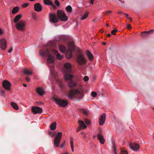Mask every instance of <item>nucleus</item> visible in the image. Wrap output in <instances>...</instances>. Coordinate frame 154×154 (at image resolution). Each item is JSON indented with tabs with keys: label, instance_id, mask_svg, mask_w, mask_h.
Returning <instances> with one entry per match:
<instances>
[{
	"label": "nucleus",
	"instance_id": "f257e3e1",
	"mask_svg": "<svg viewBox=\"0 0 154 154\" xmlns=\"http://www.w3.org/2000/svg\"><path fill=\"white\" fill-rule=\"evenodd\" d=\"M84 96V94L82 89L80 88L75 90H72L69 92L68 97L70 99L72 100L76 97L79 100L82 99Z\"/></svg>",
	"mask_w": 154,
	"mask_h": 154
},
{
	"label": "nucleus",
	"instance_id": "f03ea898",
	"mask_svg": "<svg viewBox=\"0 0 154 154\" xmlns=\"http://www.w3.org/2000/svg\"><path fill=\"white\" fill-rule=\"evenodd\" d=\"M40 54L42 56H48L47 60L48 63L49 64L53 63L54 62L55 58L53 56L50 54V51L48 49H47L45 51H41Z\"/></svg>",
	"mask_w": 154,
	"mask_h": 154
},
{
	"label": "nucleus",
	"instance_id": "7ed1b4c3",
	"mask_svg": "<svg viewBox=\"0 0 154 154\" xmlns=\"http://www.w3.org/2000/svg\"><path fill=\"white\" fill-rule=\"evenodd\" d=\"M68 47L69 48V51L66 52V56L67 59H69L72 56V51L75 50L73 42L72 41L70 42L69 44Z\"/></svg>",
	"mask_w": 154,
	"mask_h": 154
},
{
	"label": "nucleus",
	"instance_id": "20e7f679",
	"mask_svg": "<svg viewBox=\"0 0 154 154\" xmlns=\"http://www.w3.org/2000/svg\"><path fill=\"white\" fill-rule=\"evenodd\" d=\"M15 26L17 30L19 31L23 32L25 29L26 26V23L23 21H20L15 24Z\"/></svg>",
	"mask_w": 154,
	"mask_h": 154
},
{
	"label": "nucleus",
	"instance_id": "39448f33",
	"mask_svg": "<svg viewBox=\"0 0 154 154\" xmlns=\"http://www.w3.org/2000/svg\"><path fill=\"white\" fill-rule=\"evenodd\" d=\"M52 98L55 101L56 103L59 106L65 107L68 104L67 102L64 100L57 98L54 97H53Z\"/></svg>",
	"mask_w": 154,
	"mask_h": 154
},
{
	"label": "nucleus",
	"instance_id": "423d86ee",
	"mask_svg": "<svg viewBox=\"0 0 154 154\" xmlns=\"http://www.w3.org/2000/svg\"><path fill=\"white\" fill-rule=\"evenodd\" d=\"M57 15L59 19L62 21H66L68 20V17L66 16L65 12L62 10H58Z\"/></svg>",
	"mask_w": 154,
	"mask_h": 154
},
{
	"label": "nucleus",
	"instance_id": "0eeeda50",
	"mask_svg": "<svg viewBox=\"0 0 154 154\" xmlns=\"http://www.w3.org/2000/svg\"><path fill=\"white\" fill-rule=\"evenodd\" d=\"M77 60L80 65H82L85 64L86 62V60L82 53H79L77 56Z\"/></svg>",
	"mask_w": 154,
	"mask_h": 154
},
{
	"label": "nucleus",
	"instance_id": "6e6552de",
	"mask_svg": "<svg viewBox=\"0 0 154 154\" xmlns=\"http://www.w3.org/2000/svg\"><path fill=\"white\" fill-rule=\"evenodd\" d=\"M62 136V133L61 132H59L55 136L54 140V143L56 146L57 147L59 146Z\"/></svg>",
	"mask_w": 154,
	"mask_h": 154
},
{
	"label": "nucleus",
	"instance_id": "1a4fd4ad",
	"mask_svg": "<svg viewBox=\"0 0 154 154\" xmlns=\"http://www.w3.org/2000/svg\"><path fill=\"white\" fill-rule=\"evenodd\" d=\"M49 21L51 23H55L58 22V18L54 14L50 13L49 15Z\"/></svg>",
	"mask_w": 154,
	"mask_h": 154
},
{
	"label": "nucleus",
	"instance_id": "9d476101",
	"mask_svg": "<svg viewBox=\"0 0 154 154\" xmlns=\"http://www.w3.org/2000/svg\"><path fill=\"white\" fill-rule=\"evenodd\" d=\"M7 43L6 40L5 38L0 40V48L2 50H5L6 48Z\"/></svg>",
	"mask_w": 154,
	"mask_h": 154
},
{
	"label": "nucleus",
	"instance_id": "9b49d317",
	"mask_svg": "<svg viewBox=\"0 0 154 154\" xmlns=\"http://www.w3.org/2000/svg\"><path fill=\"white\" fill-rule=\"evenodd\" d=\"M31 109L34 114L41 113L42 111V109L41 108L37 106L32 107Z\"/></svg>",
	"mask_w": 154,
	"mask_h": 154
},
{
	"label": "nucleus",
	"instance_id": "f8f14e48",
	"mask_svg": "<svg viewBox=\"0 0 154 154\" xmlns=\"http://www.w3.org/2000/svg\"><path fill=\"white\" fill-rule=\"evenodd\" d=\"M2 85L3 87L6 90H10L11 84L10 82L4 80L2 82Z\"/></svg>",
	"mask_w": 154,
	"mask_h": 154
},
{
	"label": "nucleus",
	"instance_id": "ddd939ff",
	"mask_svg": "<svg viewBox=\"0 0 154 154\" xmlns=\"http://www.w3.org/2000/svg\"><path fill=\"white\" fill-rule=\"evenodd\" d=\"M106 119V115L103 113L99 118V122L100 125H103L105 123Z\"/></svg>",
	"mask_w": 154,
	"mask_h": 154
},
{
	"label": "nucleus",
	"instance_id": "4468645a",
	"mask_svg": "<svg viewBox=\"0 0 154 154\" xmlns=\"http://www.w3.org/2000/svg\"><path fill=\"white\" fill-rule=\"evenodd\" d=\"M129 146L131 149L133 151H137L139 150V145L136 143H133L132 144H130Z\"/></svg>",
	"mask_w": 154,
	"mask_h": 154
},
{
	"label": "nucleus",
	"instance_id": "2eb2a0df",
	"mask_svg": "<svg viewBox=\"0 0 154 154\" xmlns=\"http://www.w3.org/2000/svg\"><path fill=\"white\" fill-rule=\"evenodd\" d=\"M34 9L38 12L41 11L42 9V7L39 3H36L34 5Z\"/></svg>",
	"mask_w": 154,
	"mask_h": 154
},
{
	"label": "nucleus",
	"instance_id": "dca6fc26",
	"mask_svg": "<svg viewBox=\"0 0 154 154\" xmlns=\"http://www.w3.org/2000/svg\"><path fill=\"white\" fill-rule=\"evenodd\" d=\"M43 2L46 5H50L53 7H55V5L51 0H43Z\"/></svg>",
	"mask_w": 154,
	"mask_h": 154
},
{
	"label": "nucleus",
	"instance_id": "f3484780",
	"mask_svg": "<svg viewBox=\"0 0 154 154\" xmlns=\"http://www.w3.org/2000/svg\"><path fill=\"white\" fill-rule=\"evenodd\" d=\"M37 92L39 95H42L45 93V91L42 87H38L37 88Z\"/></svg>",
	"mask_w": 154,
	"mask_h": 154
},
{
	"label": "nucleus",
	"instance_id": "a211bd4d",
	"mask_svg": "<svg viewBox=\"0 0 154 154\" xmlns=\"http://www.w3.org/2000/svg\"><path fill=\"white\" fill-rule=\"evenodd\" d=\"M73 77V75L71 74H65L64 75V79L65 80H71Z\"/></svg>",
	"mask_w": 154,
	"mask_h": 154
},
{
	"label": "nucleus",
	"instance_id": "6ab92c4d",
	"mask_svg": "<svg viewBox=\"0 0 154 154\" xmlns=\"http://www.w3.org/2000/svg\"><path fill=\"white\" fill-rule=\"evenodd\" d=\"M97 137L101 144H103L104 143L105 140L103 138V136L101 134H98L97 135Z\"/></svg>",
	"mask_w": 154,
	"mask_h": 154
},
{
	"label": "nucleus",
	"instance_id": "aec40b11",
	"mask_svg": "<svg viewBox=\"0 0 154 154\" xmlns=\"http://www.w3.org/2000/svg\"><path fill=\"white\" fill-rule=\"evenodd\" d=\"M52 52L53 53L56 55L57 58L59 60L62 59L63 57V55H60L59 54H57V51L56 50H53Z\"/></svg>",
	"mask_w": 154,
	"mask_h": 154
},
{
	"label": "nucleus",
	"instance_id": "412c9836",
	"mask_svg": "<svg viewBox=\"0 0 154 154\" xmlns=\"http://www.w3.org/2000/svg\"><path fill=\"white\" fill-rule=\"evenodd\" d=\"M22 17V15L21 14H19L17 15L15 17L13 20V22L14 23H18L19 22L18 21Z\"/></svg>",
	"mask_w": 154,
	"mask_h": 154
},
{
	"label": "nucleus",
	"instance_id": "4be33fe9",
	"mask_svg": "<svg viewBox=\"0 0 154 154\" xmlns=\"http://www.w3.org/2000/svg\"><path fill=\"white\" fill-rule=\"evenodd\" d=\"M86 54L88 59L91 60H92L94 59V57L92 54L89 51H87L86 52Z\"/></svg>",
	"mask_w": 154,
	"mask_h": 154
},
{
	"label": "nucleus",
	"instance_id": "5701e85b",
	"mask_svg": "<svg viewBox=\"0 0 154 154\" xmlns=\"http://www.w3.org/2000/svg\"><path fill=\"white\" fill-rule=\"evenodd\" d=\"M64 68L65 69H67L69 71H68V72H70L69 70L72 68V66L71 64L69 63H67L64 64Z\"/></svg>",
	"mask_w": 154,
	"mask_h": 154
},
{
	"label": "nucleus",
	"instance_id": "b1692460",
	"mask_svg": "<svg viewBox=\"0 0 154 154\" xmlns=\"http://www.w3.org/2000/svg\"><path fill=\"white\" fill-rule=\"evenodd\" d=\"M79 127L82 129H85L86 128L84 122L82 121L79 120Z\"/></svg>",
	"mask_w": 154,
	"mask_h": 154
},
{
	"label": "nucleus",
	"instance_id": "393cba45",
	"mask_svg": "<svg viewBox=\"0 0 154 154\" xmlns=\"http://www.w3.org/2000/svg\"><path fill=\"white\" fill-rule=\"evenodd\" d=\"M77 85L76 83L75 82H73L72 80L69 81L68 83V86L71 88L76 86Z\"/></svg>",
	"mask_w": 154,
	"mask_h": 154
},
{
	"label": "nucleus",
	"instance_id": "a878e982",
	"mask_svg": "<svg viewBox=\"0 0 154 154\" xmlns=\"http://www.w3.org/2000/svg\"><path fill=\"white\" fill-rule=\"evenodd\" d=\"M11 105L13 108L15 110H18L19 109V106L16 103L12 102L11 103Z\"/></svg>",
	"mask_w": 154,
	"mask_h": 154
},
{
	"label": "nucleus",
	"instance_id": "bb28decb",
	"mask_svg": "<svg viewBox=\"0 0 154 154\" xmlns=\"http://www.w3.org/2000/svg\"><path fill=\"white\" fill-rule=\"evenodd\" d=\"M66 10L67 12L69 14H71L72 11V9L70 5H68L66 8Z\"/></svg>",
	"mask_w": 154,
	"mask_h": 154
},
{
	"label": "nucleus",
	"instance_id": "cd10ccee",
	"mask_svg": "<svg viewBox=\"0 0 154 154\" xmlns=\"http://www.w3.org/2000/svg\"><path fill=\"white\" fill-rule=\"evenodd\" d=\"M57 123L56 122H54L52 123L50 125V128L52 131L55 130L56 128Z\"/></svg>",
	"mask_w": 154,
	"mask_h": 154
},
{
	"label": "nucleus",
	"instance_id": "c85d7f7f",
	"mask_svg": "<svg viewBox=\"0 0 154 154\" xmlns=\"http://www.w3.org/2000/svg\"><path fill=\"white\" fill-rule=\"evenodd\" d=\"M154 32V29H151L150 30L148 31H144L142 32V33H145L146 34H143V37H147L148 36L147 35H148L150 33L152 32L153 33Z\"/></svg>",
	"mask_w": 154,
	"mask_h": 154
},
{
	"label": "nucleus",
	"instance_id": "c756f323",
	"mask_svg": "<svg viewBox=\"0 0 154 154\" xmlns=\"http://www.w3.org/2000/svg\"><path fill=\"white\" fill-rule=\"evenodd\" d=\"M19 10V8L17 6L13 8V10L12 11V13L13 14H15L17 13Z\"/></svg>",
	"mask_w": 154,
	"mask_h": 154
},
{
	"label": "nucleus",
	"instance_id": "7c9ffc66",
	"mask_svg": "<svg viewBox=\"0 0 154 154\" xmlns=\"http://www.w3.org/2000/svg\"><path fill=\"white\" fill-rule=\"evenodd\" d=\"M60 50L63 53L65 52L66 51V47L62 45H60L59 46Z\"/></svg>",
	"mask_w": 154,
	"mask_h": 154
},
{
	"label": "nucleus",
	"instance_id": "2f4dec72",
	"mask_svg": "<svg viewBox=\"0 0 154 154\" xmlns=\"http://www.w3.org/2000/svg\"><path fill=\"white\" fill-rule=\"evenodd\" d=\"M70 146L71 148L72 151L73 152L74 151V144H73V138H71L70 139Z\"/></svg>",
	"mask_w": 154,
	"mask_h": 154
},
{
	"label": "nucleus",
	"instance_id": "473e14b6",
	"mask_svg": "<svg viewBox=\"0 0 154 154\" xmlns=\"http://www.w3.org/2000/svg\"><path fill=\"white\" fill-rule=\"evenodd\" d=\"M23 73L27 75H30L32 74V72L28 69H25L23 71Z\"/></svg>",
	"mask_w": 154,
	"mask_h": 154
},
{
	"label": "nucleus",
	"instance_id": "72a5a7b5",
	"mask_svg": "<svg viewBox=\"0 0 154 154\" xmlns=\"http://www.w3.org/2000/svg\"><path fill=\"white\" fill-rule=\"evenodd\" d=\"M88 16V12H86L81 17L82 20H84L86 19Z\"/></svg>",
	"mask_w": 154,
	"mask_h": 154
},
{
	"label": "nucleus",
	"instance_id": "f704fd0d",
	"mask_svg": "<svg viewBox=\"0 0 154 154\" xmlns=\"http://www.w3.org/2000/svg\"><path fill=\"white\" fill-rule=\"evenodd\" d=\"M112 151L114 154H118L116 150V147L114 145H113L112 147Z\"/></svg>",
	"mask_w": 154,
	"mask_h": 154
},
{
	"label": "nucleus",
	"instance_id": "c9c22d12",
	"mask_svg": "<svg viewBox=\"0 0 154 154\" xmlns=\"http://www.w3.org/2000/svg\"><path fill=\"white\" fill-rule=\"evenodd\" d=\"M116 60L118 61H121V59H122L121 56L119 54L116 55Z\"/></svg>",
	"mask_w": 154,
	"mask_h": 154
},
{
	"label": "nucleus",
	"instance_id": "e433bc0d",
	"mask_svg": "<svg viewBox=\"0 0 154 154\" xmlns=\"http://www.w3.org/2000/svg\"><path fill=\"white\" fill-rule=\"evenodd\" d=\"M82 111L85 116H87L88 115V110L83 109Z\"/></svg>",
	"mask_w": 154,
	"mask_h": 154
},
{
	"label": "nucleus",
	"instance_id": "4c0bfd02",
	"mask_svg": "<svg viewBox=\"0 0 154 154\" xmlns=\"http://www.w3.org/2000/svg\"><path fill=\"white\" fill-rule=\"evenodd\" d=\"M121 154H128L127 151L125 150L123 148H122L121 149Z\"/></svg>",
	"mask_w": 154,
	"mask_h": 154
},
{
	"label": "nucleus",
	"instance_id": "58836bf2",
	"mask_svg": "<svg viewBox=\"0 0 154 154\" xmlns=\"http://www.w3.org/2000/svg\"><path fill=\"white\" fill-rule=\"evenodd\" d=\"M91 95L93 97H95L97 96V93L94 91H92L91 93Z\"/></svg>",
	"mask_w": 154,
	"mask_h": 154
},
{
	"label": "nucleus",
	"instance_id": "ea45409f",
	"mask_svg": "<svg viewBox=\"0 0 154 154\" xmlns=\"http://www.w3.org/2000/svg\"><path fill=\"white\" fill-rule=\"evenodd\" d=\"M85 122L87 125L89 126L91 125V122L89 120L86 119Z\"/></svg>",
	"mask_w": 154,
	"mask_h": 154
},
{
	"label": "nucleus",
	"instance_id": "a19ab883",
	"mask_svg": "<svg viewBox=\"0 0 154 154\" xmlns=\"http://www.w3.org/2000/svg\"><path fill=\"white\" fill-rule=\"evenodd\" d=\"M89 79L88 76H85L84 77L83 80L85 82H88L89 81Z\"/></svg>",
	"mask_w": 154,
	"mask_h": 154
},
{
	"label": "nucleus",
	"instance_id": "79ce46f5",
	"mask_svg": "<svg viewBox=\"0 0 154 154\" xmlns=\"http://www.w3.org/2000/svg\"><path fill=\"white\" fill-rule=\"evenodd\" d=\"M118 31L117 29H115L113 30L111 32V33L112 35H115L116 34V33Z\"/></svg>",
	"mask_w": 154,
	"mask_h": 154
},
{
	"label": "nucleus",
	"instance_id": "37998d69",
	"mask_svg": "<svg viewBox=\"0 0 154 154\" xmlns=\"http://www.w3.org/2000/svg\"><path fill=\"white\" fill-rule=\"evenodd\" d=\"M54 3L57 6H59L60 5V2L57 0H55Z\"/></svg>",
	"mask_w": 154,
	"mask_h": 154
},
{
	"label": "nucleus",
	"instance_id": "c03bdc74",
	"mask_svg": "<svg viewBox=\"0 0 154 154\" xmlns=\"http://www.w3.org/2000/svg\"><path fill=\"white\" fill-rule=\"evenodd\" d=\"M81 133L83 135V137L84 138H86V134L84 132L82 131L81 132Z\"/></svg>",
	"mask_w": 154,
	"mask_h": 154
},
{
	"label": "nucleus",
	"instance_id": "a18cd8bd",
	"mask_svg": "<svg viewBox=\"0 0 154 154\" xmlns=\"http://www.w3.org/2000/svg\"><path fill=\"white\" fill-rule=\"evenodd\" d=\"M49 134L51 137H54V133L53 132H50Z\"/></svg>",
	"mask_w": 154,
	"mask_h": 154
},
{
	"label": "nucleus",
	"instance_id": "49530a36",
	"mask_svg": "<svg viewBox=\"0 0 154 154\" xmlns=\"http://www.w3.org/2000/svg\"><path fill=\"white\" fill-rule=\"evenodd\" d=\"M52 75L54 76H56L57 75V73L55 72H54V73H51Z\"/></svg>",
	"mask_w": 154,
	"mask_h": 154
},
{
	"label": "nucleus",
	"instance_id": "de8ad7c7",
	"mask_svg": "<svg viewBox=\"0 0 154 154\" xmlns=\"http://www.w3.org/2000/svg\"><path fill=\"white\" fill-rule=\"evenodd\" d=\"M112 13V11H107L106 12V13L108 14H110Z\"/></svg>",
	"mask_w": 154,
	"mask_h": 154
},
{
	"label": "nucleus",
	"instance_id": "09e8293b",
	"mask_svg": "<svg viewBox=\"0 0 154 154\" xmlns=\"http://www.w3.org/2000/svg\"><path fill=\"white\" fill-rule=\"evenodd\" d=\"M12 51H13V48H11L9 49L8 52L9 53H11Z\"/></svg>",
	"mask_w": 154,
	"mask_h": 154
},
{
	"label": "nucleus",
	"instance_id": "8fccbe9b",
	"mask_svg": "<svg viewBox=\"0 0 154 154\" xmlns=\"http://www.w3.org/2000/svg\"><path fill=\"white\" fill-rule=\"evenodd\" d=\"M25 79L26 80H27L28 82H29L30 81V79L29 77H26L25 78Z\"/></svg>",
	"mask_w": 154,
	"mask_h": 154
},
{
	"label": "nucleus",
	"instance_id": "3c124183",
	"mask_svg": "<svg viewBox=\"0 0 154 154\" xmlns=\"http://www.w3.org/2000/svg\"><path fill=\"white\" fill-rule=\"evenodd\" d=\"M4 34L3 30L0 28V35H3Z\"/></svg>",
	"mask_w": 154,
	"mask_h": 154
},
{
	"label": "nucleus",
	"instance_id": "603ef678",
	"mask_svg": "<svg viewBox=\"0 0 154 154\" xmlns=\"http://www.w3.org/2000/svg\"><path fill=\"white\" fill-rule=\"evenodd\" d=\"M28 5H29V4L27 3L24 4L23 5V7H27Z\"/></svg>",
	"mask_w": 154,
	"mask_h": 154
},
{
	"label": "nucleus",
	"instance_id": "864d4df0",
	"mask_svg": "<svg viewBox=\"0 0 154 154\" xmlns=\"http://www.w3.org/2000/svg\"><path fill=\"white\" fill-rule=\"evenodd\" d=\"M127 28L128 29H131V25L130 24H128L127 26Z\"/></svg>",
	"mask_w": 154,
	"mask_h": 154
},
{
	"label": "nucleus",
	"instance_id": "5fc2aeb1",
	"mask_svg": "<svg viewBox=\"0 0 154 154\" xmlns=\"http://www.w3.org/2000/svg\"><path fill=\"white\" fill-rule=\"evenodd\" d=\"M82 128H80V127H79V128H78L77 129V132H78L79 131H80L81 130V129H82Z\"/></svg>",
	"mask_w": 154,
	"mask_h": 154
},
{
	"label": "nucleus",
	"instance_id": "6e6d98bb",
	"mask_svg": "<svg viewBox=\"0 0 154 154\" xmlns=\"http://www.w3.org/2000/svg\"><path fill=\"white\" fill-rule=\"evenodd\" d=\"M64 145L63 143H62L61 145H60V147L61 148H62L63 147Z\"/></svg>",
	"mask_w": 154,
	"mask_h": 154
},
{
	"label": "nucleus",
	"instance_id": "4d7b16f0",
	"mask_svg": "<svg viewBox=\"0 0 154 154\" xmlns=\"http://www.w3.org/2000/svg\"><path fill=\"white\" fill-rule=\"evenodd\" d=\"M124 14H125L126 15V16H127V18L128 19L129 17H128V14L127 13H124Z\"/></svg>",
	"mask_w": 154,
	"mask_h": 154
},
{
	"label": "nucleus",
	"instance_id": "13d9d810",
	"mask_svg": "<svg viewBox=\"0 0 154 154\" xmlns=\"http://www.w3.org/2000/svg\"><path fill=\"white\" fill-rule=\"evenodd\" d=\"M94 0H91L90 1V3L91 4L93 3V1Z\"/></svg>",
	"mask_w": 154,
	"mask_h": 154
},
{
	"label": "nucleus",
	"instance_id": "bf43d9fd",
	"mask_svg": "<svg viewBox=\"0 0 154 154\" xmlns=\"http://www.w3.org/2000/svg\"><path fill=\"white\" fill-rule=\"evenodd\" d=\"M23 85L25 87H26L27 86V85L26 84H23Z\"/></svg>",
	"mask_w": 154,
	"mask_h": 154
},
{
	"label": "nucleus",
	"instance_id": "052dcab7",
	"mask_svg": "<svg viewBox=\"0 0 154 154\" xmlns=\"http://www.w3.org/2000/svg\"><path fill=\"white\" fill-rule=\"evenodd\" d=\"M128 19L132 20V18L131 17H129L128 18Z\"/></svg>",
	"mask_w": 154,
	"mask_h": 154
},
{
	"label": "nucleus",
	"instance_id": "680f3d73",
	"mask_svg": "<svg viewBox=\"0 0 154 154\" xmlns=\"http://www.w3.org/2000/svg\"><path fill=\"white\" fill-rule=\"evenodd\" d=\"M60 86L61 87H62L63 86L62 85L61 83L60 84Z\"/></svg>",
	"mask_w": 154,
	"mask_h": 154
},
{
	"label": "nucleus",
	"instance_id": "e2e57ef3",
	"mask_svg": "<svg viewBox=\"0 0 154 154\" xmlns=\"http://www.w3.org/2000/svg\"><path fill=\"white\" fill-rule=\"evenodd\" d=\"M107 35H108V36H109V37H110V36H111V35H110V34H107Z\"/></svg>",
	"mask_w": 154,
	"mask_h": 154
},
{
	"label": "nucleus",
	"instance_id": "0e129e2a",
	"mask_svg": "<svg viewBox=\"0 0 154 154\" xmlns=\"http://www.w3.org/2000/svg\"><path fill=\"white\" fill-rule=\"evenodd\" d=\"M106 26H107V27H109V25L108 24H106Z\"/></svg>",
	"mask_w": 154,
	"mask_h": 154
},
{
	"label": "nucleus",
	"instance_id": "69168bd1",
	"mask_svg": "<svg viewBox=\"0 0 154 154\" xmlns=\"http://www.w3.org/2000/svg\"><path fill=\"white\" fill-rule=\"evenodd\" d=\"M119 13H122V11H119V12H118Z\"/></svg>",
	"mask_w": 154,
	"mask_h": 154
},
{
	"label": "nucleus",
	"instance_id": "338daca9",
	"mask_svg": "<svg viewBox=\"0 0 154 154\" xmlns=\"http://www.w3.org/2000/svg\"><path fill=\"white\" fill-rule=\"evenodd\" d=\"M103 44L104 45H105L106 44V43L105 42H103Z\"/></svg>",
	"mask_w": 154,
	"mask_h": 154
},
{
	"label": "nucleus",
	"instance_id": "774afa93",
	"mask_svg": "<svg viewBox=\"0 0 154 154\" xmlns=\"http://www.w3.org/2000/svg\"><path fill=\"white\" fill-rule=\"evenodd\" d=\"M63 154H69L67 152H66V153H64Z\"/></svg>",
	"mask_w": 154,
	"mask_h": 154
}]
</instances>
